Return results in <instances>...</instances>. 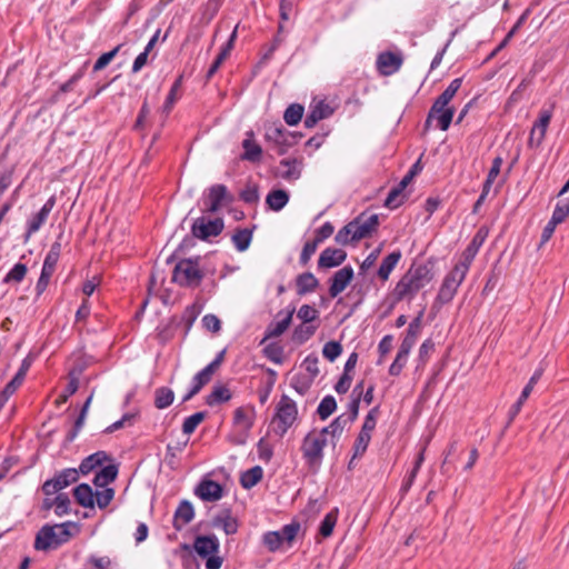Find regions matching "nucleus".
Segmentation results:
<instances>
[{
  "label": "nucleus",
  "mask_w": 569,
  "mask_h": 569,
  "mask_svg": "<svg viewBox=\"0 0 569 569\" xmlns=\"http://www.w3.org/2000/svg\"><path fill=\"white\" fill-rule=\"evenodd\" d=\"M371 440V435L360 431L353 445V458L361 457Z\"/></svg>",
  "instance_id": "nucleus-52"
},
{
  "label": "nucleus",
  "mask_w": 569,
  "mask_h": 569,
  "mask_svg": "<svg viewBox=\"0 0 569 569\" xmlns=\"http://www.w3.org/2000/svg\"><path fill=\"white\" fill-rule=\"evenodd\" d=\"M242 148L244 152L242 159L250 162H258L262 154V148L254 141L253 131L246 133V139L242 141Z\"/></svg>",
  "instance_id": "nucleus-24"
},
{
  "label": "nucleus",
  "mask_w": 569,
  "mask_h": 569,
  "mask_svg": "<svg viewBox=\"0 0 569 569\" xmlns=\"http://www.w3.org/2000/svg\"><path fill=\"white\" fill-rule=\"evenodd\" d=\"M338 519V509H333L330 512H328L323 520L320 523L319 532L322 537L327 538L332 535V531L335 529V526L337 523Z\"/></svg>",
  "instance_id": "nucleus-43"
},
{
  "label": "nucleus",
  "mask_w": 569,
  "mask_h": 569,
  "mask_svg": "<svg viewBox=\"0 0 569 569\" xmlns=\"http://www.w3.org/2000/svg\"><path fill=\"white\" fill-rule=\"evenodd\" d=\"M54 513L58 517H62L64 515L70 513V498L66 493H59L54 498Z\"/></svg>",
  "instance_id": "nucleus-54"
},
{
  "label": "nucleus",
  "mask_w": 569,
  "mask_h": 569,
  "mask_svg": "<svg viewBox=\"0 0 569 569\" xmlns=\"http://www.w3.org/2000/svg\"><path fill=\"white\" fill-rule=\"evenodd\" d=\"M297 293L299 296H305L307 293L313 292L318 286L319 280L311 272H305L297 277L296 279Z\"/></svg>",
  "instance_id": "nucleus-29"
},
{
  "label": "nucleus",
  "mask_w": 569,
  "mask_h": 569,
  "mask_svg": "<svg viewBox=\"0 0 569 569\" xmlns=\"http://www.w3.org/2000/svg\"><path fill=\"white\" fill-rule=\"evenodd\" d=\"M219 540L214 535L198 536L194 539L193 548L197 555L201 558H207L214 555L219 550Z\"/></svg>",
  "instance_id": "nucleus-17"
},
{
  "label": "nucleus",
  "mask_w": 569,
  "mask_h": 569,
  "mask_svg": "<svg viewBox=\"0 0 569 569\" xmlns=\"http://www.w3.org/2000/svg\"><path fill=\"white\" fill-rule=\"evenodd\" d=\"M289 201V194L287 191L278 189L272 190L266 199L267 204L273 211L281 210Z\"/></svg>",
  "instance_id": "nucleus-37"
},
{
  "label": "nucleus",
  "mask_w": 569,
  "mask_h": 569,
  "mask_svg": "<svg viewBox=\"0 0 569 569\" xmlns=\"http://www.w3.org/2000/svg\"><path fill=\"white\" fill-rule=\"evenodd\" d=\"M113 497H114V489H112V488H103L102 490L98 489L94 492V505L97 503V506L100 509H104L110 505Z\"/></svg>",
  "instance_id": "nucleus-51"
},
{
  "label": "nucleus",
  "mask_w": 569,
  "mask_h": 569,
  "mask_svg": "<svg viewBox=\"0 0 569 569\" xmlns=\"http://www.w3.org/2000/svg\"><path fill=\"white\" fill-rule=\"evenodd\" d=\"M109 456L104 451H97L89 457L84 458L79 466V472L88 475L94 468L103 465L104 461L109 460Z\"/></svg>",
  "instance_id": "nucleus-32"
},
{
  "label": "nucleus",
  "mask_w": 569,
  "mask_h": 569,
  "mask_svg": "<svg viewBox=\"0 0 569 569\" xmlns=\"http://www.w3.org/2000/svg\"><path fill=\"white\" fill-rule=\"evenodd\" d=\"M281 532L269 531L263 536V543L270 551H276L280 548L283 542L281 539Z\"/></svg>",
  "instance_id": "nucleus-60"
},
{
  "label": "nucleus",
  "mask_w": 569,
  "mask_h": 569,
  "mask_svg": "<svg viewBox=\"0 0 569 569\" xmlns=\"http://www.w3.org/2000/svg\"><path fill=\"white\" fill-rule=\"evenodd\" d=\"M332 112L333 109L329 104L323 101L318 102L307 114L305 119V127L313 128L320 120L330 117Z\"/></svg>",
  "instance_id": "nucleus-23"
},
{
  "label": "nucleus",
  "mask_w": 569,
  "mask_h": 569,
  "mask_svg": "<svg viewBox=\"0 0 569 569\" xmlns=\"http://www.w3.org/2000/svg\"><path fill=\"white\" fill-rule=\"evenodd\" d=\"M469 269L465 264L456 263L446 274L435 299L433 307L441 308L449 303L456 296L460 284L463 282Z\"/></svg>",
  "instance_id": "nucleus-4"
},
{
  "label": "nucleus",
  "mask_w": 569,
  "mask_h": 569,
  "mask_svg": "<svg viewBox=\"0 0 569 569\" xmlns=\"http://www.w3.org/2000/svg\"><path fill=\"white\" fill-rule=\"evenodd\" d=\"M461 83H462V79L461 78L453 79L449 83V86L445 89V91L436 99V101L433 102V104H432V107H431V109L429 111V114H428V118H427V121H426V126H429L431 117L437 116V112L441 108H445V107H447L449 104V102L452 100V98L455 97L457 91L460 89Z\"/></svg>",
  "instance_id": "nucleus-12"
},
{
  "label": "nucleus",
  "mask_w": 569,
  "mask_h": 569,
  "mask_svg": "<svg viewBox=\"0 0 569 569\" xmlns=\"http://www.w3.org/2000/svg\"><path fill=\"white\" fill-rule=\"evenodd\" d=\"M280 168L282 170L279 172L281 178L288 181L297 180L301 173V162L297 159H283L280 161Z\"/></svg>",
  "instance_id": "nucleus-33"
},
{
  "label": "nucleus",
  "mask_w": 569,
  "mask_h": 569,
  "mask_svg": "<svg viewBox=\"0 0 569 569\" xmlns=\"http://www.w3.org/2000/svg\"><path fill=\"white\" fill-rule=\"evenodd\" d=\"M79 478V470L74 468H68L60 471L54 478L44 481L42 485V491L46 496H51L68 486L77 482Z\"/></svg>",
  "instance_id": "nucleus-10"
},
{
  "label": "nucleus",
  "mask_w": 569,
  "mask_h": 569,
  "mask_svg": "<svg viewBox=\"0 0 569 569\" xmlns=\"http://www.w3.org/2000/svg\"><path fill=\"white\" fill-rule=\"evenodd\" d=\"M376 64L380 74L391 76L400 69L402 57L398 53L385 51L378 56Z\"/></svg>",
  "instance_id": "nucleus-13"
},
{
  "label": "nucleus",
  "mask_w": 569,
  "mask_h": 569,
  "mask_svg": "<svg viewBox=\"0 0 569 569\" xmlns=\"http://www.w3.org/2000/svg\"><path fill=\"white\" fill-rule=\"evenodd\" d=\"M56 204V198L54 196H51L43 207L40 209L38 213H36L28 223V230L27 236H31L32 233L37 232L42 224L47 221L50 212L52 211L53 207Z\"/></svg>",
  "instance_id": "nucleus-19"
},
{
  "label": "nucleus",
  "mask_w": 569,
  "mask_h": 569,
  "mask_svg": "<svg viewBox=\"0 0 569 569\" xmlns=\"http://www.w3.org/2000/svg\"><path fill=\"white\" fill-rule=\"evenodd\" d=\"M252 240V232L249 229H239L232 236V242L238 251L247 250Z\"/></svg>",
  "instance_id": "nucleus-41"
},
{
  "label": "nucleus",
  "mask_w": 569,
  "mask_h": 569,
  "mask_svg": "<svg viewBox=\"0 0 569 569\" xmlns=\"http://www.w3.org/2000/svg\"><path fill=\"white\" fill-rule=\"evenodd\" d=\"M82 369L81 368H72L69 371L68 378L69 382L63 391L62 395L59 396V402H66L70 396L77 392L79 388V378L81 376Z\"/></svg>",
  "instance_id": "nucleus-36"
},
{
  "label": "nucleus",
  "mask_w": 569,
  "mask_h": 569,
  "mask_svg": "<svg viewBox=\"0 0 569 569\" xmlns=\"http://www.w3.org/2000/svg\"><path fill=\"white\" fill-rule=\"evenodd\" d=\"M551 120V112L549 110L541 111L540 117L537 122H535L530 137L529 144L530 146H540L542 140L545 139L547 128Z\"/></svg>",
  "instance_id": "nucleus-18"
},
{
  "label": "nucleus",
  "mask_w": 569,
  "mask_h": 569,
  "mask_svg": "<svg viewBox=\"0 0 569 569\" xmlns=\"http://www.w3.org/2000/svg\"><path fill=\"white\" fill-rule=\"evenodd\" d=\"M401 252L400 250H396L391 253H389L381 262L377 274L382 281H387L390 277V273L396 268L398 262L401 259Z\"/></svg>",
  "instance_id": "nucleus-31"
},
{
  "label": "nucleus",
  "mask_w": 569,
  "mask_h": 569,
  "mask_svg": "<svg viewBox=\"0 0 569 569\" xmlns=\"http://www.w3.org/2000/svg\"><path fill=\"white\" fill-rule=\"evenodd\" d=\"M435 277L433 264L430 262L412 264L397 282L393 296L397 301L411 300L429 284Z\"/></svg>",
  "instance_id": "nucleus-2"
},
{
  "label": "nucleus",
  "mask_w": 569,
  "mask_h": 569,
  "mask_svg": "<svg viewBox=\"0 0 569 569\" xmlns=\"http://www.w3.org/2000/svg\"><path fill=\"white\" fill-rule=\"evenodd\" d=\"M408 357H409V352L405 351V353H402V349L399 348L397 357L389 368V373L391 376L400 375L402 368L405 367V365L407 362Z\"/></svg>",
  "instance_id": "nucleus-61"
},
{
  "label": "nucleus",
  "mask_w": 569,
  "mask_h": 569,
  "mask_svg": "<svg viewBox=\"0 0 569 569\" xmlns=\"http://www.w3.org/2000/svg\"><path fill=\"white\" fill-rule=\"evenodd\" d=\"M346 426L347 419L341 415L329 426L320 430L313 429L306 435L300 449L309 467H319L321 465L325 447L331 445L332 448H336Z\"/></svg>",
  "instance_id": "nucleus-1"
},
{
  "label": "nucleus",
  "mask_w": 569,
  "mask_h": 569,
  "mask_svg": "<svg viewBox=\"0 0 569 569\" xmlns=\"http://www.w3.org/2000/svg\"><path fill=\"white\" fill-rule=\"evenodd\" d=\"M298 418V408L296 402L287 395H283L276 407V413L272 419L273 431L282 437L292 427Z\"/></svg>",
  "instance_id": "nucleus-5"
},
{
  "label": "nucleus",
  "mask_w": 569,
  "mask_h": 569,
  "mask_svg": "<svg viewBox=\"0 0 569 569\" xmlns=\"http://www.w3.org/2000/svg\"><path fill=\"white\" fill-rule=\"evenodd\" d=\"M378 416H379V408L378 407H373L367 413L360 431H363V432H367V433L371 435L372 431L376 428Z\"/></svg>",
  "instance_id": "nucleus-59"
},
{
  "label": "nucleus",
  "mask_w": 569,
  "mask_h": 569,
  "mask_svg": "<svg viewBox=\"0 0 569 569\" xmlns=\"http://www.w3.org/2000/svg\"><path fill=\"white\" fill-rule=\"evenodd\" d=\"M316 330V326L301 323L295 328L291 339L296 345H302L315 335Z\"/></svg>",
  "instance_id": "nucleus-39"
},
{
  "label": "nucleus",
  "mask_w": 569,
  "mask_h": 569,
  "mask_svg": "<svg viewBox=\"0 0 569 569\" xmlns=\"http://www.w3.org/2000/svg\"><path fill=\"white\" fill-rule=\"evenodd\" d=\"M337 409L336 399L332 396H326L317 408V413L321 420L329 418Z\"/></svg>",
  "instance_id": "nucleus-44"
},
{
  "label": "nucleus",
  "mask_w": 569,
  "mask_h": 569,
  "mask_svg": "<svg viewBox=\"0 0 569 569\" xmlns=\"http://www.w3.org/2000/svg\"><path fill=\"white\" fill-rule=\"evenodd\" d=\"M71 528H77V523L68 521L58 525H44L36 536L34 549L48 551L59 548L73 536Z\"/></svg>",
  "instance_id": "nucleus-3"
},
{
  "label": "nucleus",
  "mask_w": 569,
  "mask_h": 569,
  "mask_svg": "<svg viewBox=\"0 0 569 569\" xmlns=\"http://www.w3.org/2000/svg\"><path fill=\"white\" fill-rule=\"evenodd\" d=\"M303 111L305 108L301 104L292 103L286 109L283 120L289 126H296L301 121Z\"/></svg>",
  "instance_id": "nucleus-42"
},
{
  "label": "nucleus",
  "mask_w": 569,
  "mask_h": 569,
  "mask_svg": "<svg viewBox=\"0 0 569 569\" xmlns=\"http://www.w3.org/2000/svg\"><path fill=\"white\" fill-rule=\"evenodd\" d=\"M182 77L180 76L172 84L170 92L163 103V112L169 113L177 101V92L181 87Z\"/></svg>",
  "instance_id": "nucleus-58"
},
{
  "label": "nucleus",
  "mask_w": 569,
  "mask_h": 569,
  "mask_svg": "<svg viewBox=\"0 0 569 569\" xmlns=\"http://www.w3.org/2000/svg\"><path fill=\"white\" fill-rule=\"evenodd\" d=\"M300 530V523L291 522L286 525L279 532H281L282 541L292 542Z\"/></svg>",
  "instance_id": "nucleus-64"
},
{
  "label": "nucleus",
  "mask_w": 569,
  "mask_h": 569,
  "mask_svg": "<svg viewBox=\"0 0 569 569\" xmlns=\"http://www.w3.org/2000/svg\"><path fill=\"white\" fill-rule=\"evenodd\" d=\"M319 359L316 355H309L305 358L302 366L305 367L306 371L309 373V378H315L319 375Z\"/></svg>",
  "instance_id": "nucleus-63"
},
{
  "label": "nucleus",
  "mask_w": 569,
  "mask_h": 569,
  "mask_svg": "<svg viewBox=\"0 0 569 569\" xmlns=\"http://www.w3.org/2000/svg\"><path fill=\"white\" fill-rule=\"evenodd\" d=\"M60 252H61L60 242H58V241L53 242L50 247L49 252L47 253V256L44 258L41 274H40V278L36 286V290L39 295L46 290L48 283H49V280L56 270V266L58 263Z\"/></svg>",
  "instance_id": "nucleus-8"
},
{
  "label": "nucleus",
  "mask_w": 569,
  "mask_h": 569,
  "mask_svg": "<svg viewBox=\"0 0 569 569\" xmlns=\"http://www.w3.org/2000/svg\"><path fill=\"white\" fill-rule=\"evenodd\" d=\"M194 517V509L190 501L182 500L176 509L173 516V527L180 531L186 525L192 521Z\"/></svg>",
  "instance_id": "nucleus-20"
},
{
  "label": "nucleus",
  "mask_w": 569,
  "mask_h": 569,
  "mask_svg": "<svg viewBox=\"0 0 569 569\" xmlns=\"http://www.w3.org/2000/svg\"><path fill=\"white\" fill-rule=\"evenodd\" d=\"M194 493L203 501L212 502L222 498L223 488L213 480L204 479L197 486Z\"/></svg>",
  "instance_id": "nucleus-15"
},
{
  "label": "nucleus",
  "mask_w": 569,
  "mask_h": 569,
  "mask_svg": "<svg viewBox=\"0 0 569 569\" xmlns=\"http://www.w3.org/2000/svg\"><path fill=\"white\" fill-rule=\"evenodd\" d=\"M335 240L337 243L341 246H347L351 242H358V239H356L353 227L351 226V222L346 224L343 228H341L336 237Z\"/></svg>",
  "instance_id": "nucleus-45"
},
{
  "label": "nucleus",
  "mask_w": 569,
  "mask_h": 569,
  "mask_svg": "<svg viewBox=\"0 0 569 569\" xmlns=\"http://www.w3.org/2000/svg\"><path fill=\"white\" fill-rule=\"evenodd\" d=\"M206 412L199 411L184 419L182 425V432L184 435H191L197 427L204 420Z\"/></svg>",
  "instance_id": "nucleus-46"
},
{
  "label": "nucleus",
  "mask_w": 569,
  "mask_h": 569,
  "mask_svg": "<svg viewBox=\"0 0 569 569\" xmlns=\"http://www.w3.org/2000/svg\"><path fill=\"white\" fill-rule=\"evenodd\" d=\"M353 274V269L350 266H346L335 272L331 278V284L329 288L330 297L336 298L338 295H340L349 286Z\"/></svg>",
  "instance_id": "nucleus-14"
},
{
  "label": "nucleus",
  "mask_w": 569,
  "mask_h": 569,
  "mask_svg": "<svg viewBox=\"0 0 569 569\" xmlns=\"http://www.w3.org/2000/svg\"><path fill=\"white\" fill-rule=\"evenodd\" d=\"M406 194L397 187L392 188L385 200V206L390 209H396L403 203Z\"/></svg>",
  "instance_id": "nucleus-53"
},
{
  "label": "nucleus",
  "mask_w": 569,
  "mask_h": 569,
  "mask_svg": "<svg viewBox=\"0 0 569 569\" xmlns=\"http://www.w3.org/2000/svg\"><path fill=\"white\" fill-rule=\"evenodd\" d=\"M212 526L221 528L226 535H234L238 531V521L228 509L222 510L213 518Z\"/></svg>",
  "instance_id": "nucleus-25"
},
{
  "label": "nucleus",
  "mask_w": 569,
  "mask_h": 569,
  "mask_svg": "<svg viewBox=\"0 0 569 569\" xmlns=\"http://www.w3.org/2000/svg\"><path fill=\"white\" fill-rule=\"evenodd\" d=\"M253 408L239 407L233 413V423L244 430H249L253 426Z\"/></svg>",
  "instance_id": "nucleus-34"
},
{
  "label": "nucleus",
  "mask_w": 569,
  "mask_h": 569,
  "mask_svg": "<svg viewBox=\"0 0 569 569\" xmlns=\"http://www.w3.org/2000/svg\"><path fill=\"white\" fill-rule=\"evenodd\" d=\"M453 114H455V109L452 107H445V108H441L438 112H437V116H435L433 118H436L438 120V127L442 130V131H446L448 130V128L450 127L451 124V121H452V118H453Z\"/></svg>",
  "instance_id": "nucleus-49"
},
{
  "label": "nucleus",
  "mask_w": 569,
  "mask_h": 569,
  "mask_svg": "<svg viewBox=\"0 0 569 569\" xmlns=\"http://www.w3.org/2000/svg\"><path fill=\"white\" fill-rule=\"evenodd\" d=\"M569 214V199L561 200L555 208L551 220L552 223H561Z\"/></svg>",
  "instance_id": "nucleus-56"
},
{
  "label": "nucleus",
  "mask_w": 569,
  "mask_h": 569,
  "mask_svg": "<svg viewBox=\"0 0 569 569\" xmlns=\"http://www.w3.org/2000/svg\"><path fill=\"white\" fill-rule=\"evenodd\" d=\"M421 330V320L420 317H417L415 320H412L407 329L406 337L403 338L400 349H402V353L405 351L409 352L411 351L412 347L415 346L418 336Z\"/></svg>",
  "instance_id": "nucleus-27"
},
{
  "label": "nucleus",
  "mask_w": 569,
  "mask_h": 569,
  "mask_svg": "<svg viewBox=\"0 0 569 569\" xmlns=\"http://www.w3.org/2000/svg\"><path fill=\"white\" fill-rule=\"evenodd\" d=\"M300 134L288 131L282 126H270L266 129L264 139L271 144V148L279 154H284L293 146Z\"/></svg>",
  "instance_id": "nucleus-7"
},
{
  "label": "nucleus",
  "mask_w": 569,
  "mask_h": 569,
  "mask_svg": "<svg viewBox=\"0 0 569 569\" xmlns=\"http://www.w3.org/2000/svg\"><path fill=\"white\" fill-rule=\"evenodd\" d=\"M203 272L199 267V258L180 260L172 274V280L182 287H198L203 279Z\"/></svg>",
  "instance_id": "nucleus-6"
},
{
  "label": "nucleus",
  "mask_w": 569,
  "mask_h": 569,
  "mask_svg": "<svg viewBox=\"0 0 569 569\" xmlns=\"http://www.w3.org/2000/svg\"><path fill=\"white\" fill-rule=\"evenodd\" d=\"M293 313H295V308H291L286 312V316L283 319H281L280 321H277V322H271L267 328V331H266L262 342L270 338L280 337L290 327V325L292 322Z\"/></svg>",
  "instance_id": "nucleus-26"
},
{
  "label": "nucleus",
  "mask_w": 569,
  "mask_h": 569,
  "mask_svg": "<svg viewBox=\"0 0 569 569\" xmlns=\"http://www.w3.org/2000/svg\"><path fill=\"white\" fill-rule=\"evenodd\" d=\"M502 158L500 156H497L493 160H492V164H491V168L487 174V178L485 180V183H483V188L487 189V190H490L495 180L497 179V177L499 176L500 173V170H501V166H502Z\"/></svg>",
  "instance_id": "nucleus-50"
},
{
  "label": "nucleus",
  "mask_w": 569,
  "mask_h": 569,
  "mask_svg": "<svg viewBox=\"0 0 569 569\" xmlns=\"http://www.w3.org/2000/svg\"><path fill=\"white\" fill-rule=\"evenodd\" d=\"M486 236L482 234L481 230H479L475 237L472 238L471 242L467 246V248L461 253L460 260L458 263L465 264L467 269H470V266L477 256L480 247L482 246L485 241Z\"/></svg>",
  "instance_id": "nucleus-22"
},
{
  "label": "nucleus",
  "mask_w": 569,
  "mask_h": 569,
  "mask_svg": "<svg viewBox=\"0 0 569 569\" xmlns=\"http://www.w3.org/2000/svg\"><path fill=\"white\" fill-rule=\"evenodd\" d=\"M223 229V220L221 218H216L213 220L207 219L206 217H200L194 220L192 223V234L201 240H207L210 237H216L221 233Z\"/></svg>",
  "instance_id": "nucleus-11"
},
{
  "label": "nucleus",
  "mask_w": 569,
  "mask_h": 569,
  "mask_svg": "<svg viewBox=\"0 0 569 569\" xmlns=\"http://www.w3.org/2000/svg\"><path fill=\"white\" fill-rule=\"evenodd\" d=\"M378 224L379 218L377 214H371L367 218L361 216L351 221V226L353 227L356 239H358V241L369 237L372 231L376 230Z\"/></svg>",
  "instance_id": "nucleus-16"
},
{
  "label": "nucleus",
  "mask_w": 569,
  "mask_h": 569,
  "mask_svg": "<svg viewBox=\"0 0 569 569\" xmlns=\"http://www.w3.org/2000/svg\"><path fill=\"white\" fill-rule=\"evenodd\" d=\"M174 399V393L170 388L161 387L154 391V406L158 409L168 408Z\"/></svg>",
  "instance_id": "nucleus-40"
},
{
  "label": "nucleus",
  "mask_w": 569,
  "mask_h": 569,
  "mask_svg": "<svg viewBox=\"0 0 569 569\" xmlns=\"http://www.w3.org/2000/svg\"><path fill=\"white\" fill-rule=\"evenodd\" d=\"M118 476V467L116 465H108L101 468L99 472L96 473L93 479V485L97 488H108L107 486L116 480Z\"/></svg>",
  "instance_id": "nucleus-30"
},
{
  "label": "nucleus",
  "mask_w": 569,
  "mask_h": 569,
  "mask_svg": "<svg viewBox=\"0 0 569 569\" xmlns=\"http://www.w3.org/2000/svg\"><path fill=\"white\" fill-rule=\"evenodd\" d=\"M342 352V347L337 341H329L322 348V355L329 361H335Z\"/></svg>",
  "instance_id": "nucleus-57"
},
{
  "label": "nucleus",
  "mask_w": 569,
  "mask_h": 569,
  "mask_svg": "<svg viewBox=\"0 0 569 569\" xmlns=\"http://www.w3.org/2000/svg\"><path fill=\"white\" fill-rule=\"evenodd\" d=\"M27 266L23 263H17L13 268L6 274L3 282L4 283H19L21 282L27 274Z\"/></svg>",
  "instance_id": "nucleus-48"
},
{
  "label": "nucleus",
  "mask_w": 569,
  "mask_h": 569,
  "mask_svg": "<svg viewBox=\"0 0 569 569\" xmlns=\"http://www.w3.org/2000/svg\"><path fill=\"white\" fill-rule=\"evenodd\" d=\"M76 501L83 508L94 507V492L88 483H80L73 489Z\"/></svg>",
  "instance_id": "nucleus-28"
},
{
  "label": "nucleus",
  "mask_w": 569,
  "mask_h": 569,
  "mask_svg": "<svg viewBox=\"0 0 569 569\" xmlns=\"http://www.w3.org/2000/svg\"><path fill=\"white\" fill-rule=\"evenodd\" d=\"M231 391L223 385H216L207 396L206 403L210 407L227 402L231 399Z\"/></svg>",
  "instance_id": "nucleus-35"
},
{
  "label": "nucleus",
  "mask_w": 569,
  "mask_h": 569,
  "mask_svg": "<svg viewBox=\"0 0 569 569\" xmlns=\"http://www.w3.org/2000/svg\"><path fill=\"white\" fill-rule=\"evenodd\" d=\"M263 353L273 363L281 365L283 362V347L277 342L269 343L263 349Z\"/></svg>",
  "instance_id": "nucleus-47"
},
{
  "label": "nucleus",
  "mask_w": 569,
  "mask_h": 569,
  "mask_svg": "<svg viewBox=\"0 0 569 569\" xmlns=\"http://www.w3.org/2000/svg\"><path fill=\"white\" fill-rule=\"evenodd\" d=\"M232 200L233 198L224 184H213L208 189L207 196L203 199V212L214 213L223 204L232 202Z\"/></svg>",
  "instance_id": "nucleus-9"
},
{
  "label": "nucleus",
  "mask_w": 569,
  "mask_h": 569,
  "mask_svg": "<svg viewBox=\"0 0 569 569\" xmlns=\"http://www.w3.org/2000/svg\"><path fill=\"white\" fill-rule=\"evenodd\" d=\"M347 258V253L342 249L327 248L318 260L319 268H333L340 266Z\"/></svg>",
  "instance_id": "nucleus-21"
},
{
  "label": "nucleus",
  "mask_w": 569,
  "mask_h": 569,
  "mask_svg": "<svg viewBox=\"0 0 569 569\" xmlns=\"http://www.w3.org/2000/svg\"><path fill=\"white\" fill-rule=\"evenodd\" d=\"M262 468L260 466H254L241 475L240 483L243 488L250 489L262 479Z\"/></svg>",
  "instance_id": "nucleus-38"
},
{
  "label": "nucleus",
  "mask_w": 569,
  "mask_h": 569,
  "mask_svg": "<svg viewBox=\"0 0 569 569\" xmlns=\"http://www.w3.org/2000/svg\"><path fill=\"white\" fill-rule=\"evenodd\" d=\"M213 373L210 371H207V368H203L201 371H199L192 379V390L193 392L199 393L200 390L210 382Z\"/></svg>",
  "instance_id": "nucleus-55"
},
{
  "label": "nucleus",
  "mask_w": 569,
  "mask_h": 569,
  "mask_svg": "<svg viewBox=\"0 0 569 569\" xmlns=\"http://www.w3.org/2000/svg\"><path fill=\"white\" fill-rule=\"evenodd\" d=\"M318 310L309 305H302L298 310V318L302 320L303 323L312 322L318 318Z\"/></svg>",
  "instance_id": "nucleus-62"
}]
</instances>
